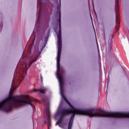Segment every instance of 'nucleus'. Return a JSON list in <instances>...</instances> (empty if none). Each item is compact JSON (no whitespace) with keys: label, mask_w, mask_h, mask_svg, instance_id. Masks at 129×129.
I'll use <instances>...</instances> for the list:
<instances>
[{"label":"nucleus","mask_w":129,"mask_h":129,"mask_svg":"<svg viewBox=\"0 0 129 129\" xmlns=\"http://www.w3.org/2000/svg\"><path fill=\"white\" fill-rule=\"evenodd\" d=\"M69 110L63 109L60 111V119H63L65 115L72 114L70 120L69 122L68 129H72L73 119L75 115H88L90 117H112V112H107L102 110L97 109H89L87 110H81L77 109L74 107Z\"/></svg>","instance_id":"nucleus-1"},{"label":"nucleus","mask_w":129,"mask_h":129,"mask_svg":"<svg viewBox=\"0 0 129 129\" xmlns=\"http://www.w3.org/2000/svg\"><path fill=\"white\" fill-rule=\"evenodd\" d=\"M57 76L59 83V88L61 91V96L62 98H63V99L65 100L66 102H67V103L69 104V105H70V106H71V104H70L67 98H66V97H65V96L64 95V93H63L62 90L64 83L63 82V76L59 74L60 73V68H57Z\"/></svg>","instance_id":"nucleus-2"},{"label":"nucleus","mask_w":129,"mask_h":129,"mask_svg":"<svg viewBox=\"0 0 129 129\" xmlns=\"http://www.w3.org/2000/svg\"><path fill=\"white\" fill-rule=\"evenodd\" d=\"M38 56H36L34 59H33L31 62H30L28 64L25 65V68H24L22 70V73L20 74V78H19V81H23L25 79V74L27 73V71L29 69V67H31V65L34 63V62L37 61Z\"/></svg>","instance_id":"nucleus-3"},{"label":"nucleus","mask_w":129,"mask_h":129,"mask_svg":"<svg viewBox=\"0 0 129 129\" xmlns=\"http://www.w3.org/2000/svg\"><path fill=\"white\" fill-rule=\"evenodd\" d=\"M112 36L109 35L108 36H105V42L106 44V49L111 50L112 47Z\"/></svg>","instance_id":"nucleus-4"},{"label":"nucleus","mask_w":129,"mask_h":129,"mask_svg":"<svg viewBox=\"0 0 129 129\" xmlns=\"http://www.w3.org/2000/svg\"><path fill=\"white\" fill-rule=\"evenodd\" d=\"M46 113L48 119V129H50L51 127V113H50V110L49 109H46Z\"/></svg>","instance_id":"nucleus-5"},{"label":"nucleus","mask_w":129,"mask_h":129,"mask_svg":"<svg viewBox=\"0 0 129 129\" xmlns=\"http://www.w3.org/2000/svg\"><path fill=\"white\" fill-rule=\"evenodd\" d=\"M59 33L57 35V39H62L61 32V14H59Z\"/></svg>","instance_id":"nucleus-6"},{"label":"nucleus","mask_w":129,"mask_h":129,"mask_svg":"<svg viewBox=\"0 0 129 129\" xmlns=\"http://www.w3.org/2000/svg\"><path fill=\"white\" fill-rule=\"evenodd\" d=\"M38 91H39V92H40V93L45 94L46 93V91H47V89L45 88H42L41 89H34L33 90V92H38Z\"/></svg>","instance_id":"nucleus-7"},{"label":"nucleus","mask_w":129,"mask_h":129,"mask_svg":"<svg viewBox=\"0 0 129 129\" xmlns=\"http://www.w3.org/2000/svg\"><path fill=\"white\" fill-rule=\"evenodd\" d=\"M62 47L57 46V56L61 57V51Z\"/></svg>","instance_id":"nucleus-8"},{"label":"nucleus","mask_w":129,"mask_h":129,"mask_svg":"<svg viewBox=\"0 0 129 129\" xmlns=\"http://www.w3.org/2000/svg\"><path fill=\"white\" fill-rule=\"evenodd\" d=\"M57 47H62V38H57Z\"/></svg>","instance_id":"nucleus-9"},{"label":"nucleus","mask_w":129,"mask_h":129,"mask_svg":"<svg viewBox=\"0 0 129 129\" xmlns=\"http://www.w3.org/2000/svg\"><path fill=\"white\" fill-rule=\"evenodd\" d=\"M63 123V119H59L57 122V124H62Z\"/></svg>","instance_id":"nucleus-10"},{"label":"nucleus","mask_w":129,"mask_h":129,"mask_svg":"<svg viewBox=\"0 0 129 129\" xmlns=\"http://www.w3.org/2000/svg\"><path fill=\"white\" fill-rule=\"evenodd\" d=\"M116 9H118V0H116Z\"/></svg>","instance_id":"nucleus-11"},{"label":"nucleus","mask_w":129,"mask_h":129,"mask_svg":"<svg viewBox=\"0 0 129 129\" xmlns=\"http://www.w3.org/2000/svg\"><path fill=\"white\" fill-rule=\"evenodd\" d=\"M61 56H57V60L56 62L57 63H60V58Z\"/></svg>","instance_id":"nucleus-12"},{"label":"nucleus","mask_w":129,"mask_h":129,"mask_svg":"<svg viewBox=\"0 0 129 129\" xmlns=\"http://www.w3.org/2000/svg\"><path fill=\"white\" fill-rule=\"evenodd\" d=\"M57 68H60V62H57Z\"/></svg>","instance_id":"nucleus-13"},{"label":"nucleus","mask_w":129,"mask_h":129,"mask_svg":"<svg viewBox=\"0 0 129 129\" xmlns=\"http://www.w3.org/2000/svg\"><path fill=\"white\" fill-rule=\"evenodd\" d=\"M115 17H116V23H117V21H118V19L117 18V15H115Z\"/></svg>","instance_id":"nucleus-14"},{"label":"nucleus","mask_w":129,"mask_h":129,"mask_svg":"<svg viewBox=\"0 0 129 129\" xmlns=\"http://www.w3.org/2000/svg\"><path fill=\"white\" fill-rule=\"evenodd\" d=\"M39 19H40V13H39L38 16V19L39 20Z\"/></svg>","instance_id":"nucleus-15"},{"label":"nucleus","mask_w":129,"mask_h":129,"mask_svg":"<svg viewBox=\"0 0 129 129\" xmlns=\"http://www.w3.org/2000/svg\"><path fill=\"white\" fill-rule=\"evenodd\" d=\"M40 78H41V80L42 81L43 80V77L42 76H41Z\"/></svg>","instance_id":"nucleus-16"},{"label":"nucleus","mask_w":129,"mask_h":129,"mask_svg":"<svg viewBox=\"0 0 129 129\" xmlns=\"http://www.w3.org/2000/svg\"><path fill=\"white\" fill-rule=\"evenodd\" d=\"M32 46H33V44H32L31 45H30V47H32Z\"/></svg>","instance_id":"nucleus-17"},{"label":"nucleus","mask_w":129,"mask_h":129,"mask_svg":"<svg viewBox=\"0 0 129 129\" xmlns=\"http://www.w3.org/2000/svg\"><path fill=\"white\" fill-rule=\"evenodd\" d=\"M44 122L46 123V120H44Z\"/></svg>","instance_id":"nucleus-18"},{"label":"nucleus","mask_w":129,"mask_h":129,"mask_svg":"<svg viewBox=\"0 0 129 129\" xmlns=\"http://www.w3.org/2000/svg\"><path fill=\"white\" fill-rule=\"evenodd\" d=\"M35 38H36V37H35L34 39H35Z\"/></svg>","instance_id":"nucleus-19"}]
</instances>
